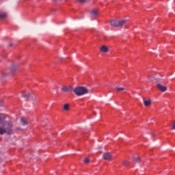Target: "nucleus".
Returning <instances> with one entry per match:
<instances>
[{"instance_id":"obj_1","label":"nucleus","mask_w":175,"mask_h":175,"mask_svg":"<svg viewBox=\"0 0 175 175\" xmlns=\"http://www.w3.org/2000/svg\"><path fill=\"white\" fill-rule=\"evenodd\" d=\"M13 135V122L7 121L5 124L0 126V135Z\"/></svg>"},{"instance_id":"obj_2","label":"nucleus","mask_w":175,"mask_h":175,"mask_svg":"<svg viewBox=\"0 0 175 175\" xmlns=\"http://www.w3.org/2000/svg\"><path fill=\"white\" fill-rule=\"evenodd\" d=\"M74 92L77 96H83L90 93V90L84 86H79L74 89Z\"/></svg>"},{"instance_id":"obj_3","label":"nucleus","mask_w":175,"mask_h":175,"mask_svg":"<svg viewBox=\"0 0 175 175\" xmlns=\"http://www.w3.org/2000/svg\"><path fill=\"white\" fill-rule=\"evenodd\" d=\"M124 24H126V20H112L110 21V25L111 27H115L116 28H118L119 27H122Z\"/></svg>"},{"instance_id":"obj_4","label":"nucleus","mask_w":175,"mask_h":175,"mask_svg":"<svg viewBox=\"0 0 175 175\" xmlns=\"http://www.w3.org/2000/svg\"><path fill=\"white\" fill-rule=\"evenodd\" d=\"M7 122L6 116L3 113H0V125L3 126Z\"/></svg>"},{"instance_id":"obj_5","label":"nucleus","mask_w":175,"mask_h":175,"mask_svg":"<svg viewBox=\"0 0 175 175\" xmlns=\"http://www.w3.org/2000/svg\"><path fill=\"white\" fill-rule=\"evenodd\" d=\"M157 88L161 92H166V91L167 90V88L165 85H162L161 83H157Z\"/></svg>"},{"instance_id":"obj_6","label":"nucleus","mask_w":175,"mask_h":175,"mask_svg":"<svg viewBox=\"0 0 175 175\" xmlns=\"http://www.w3.org/2000/svg\"><path fill=\"white\" fill-rule=\"evenodd\" d=\"M22 98H25L26 99V100H28V99H29V98H31L33 100H36V97H35L33 95H32L29 93L23 94Z\"/></svg>"},{"instance_id":"obj_7","label":"nucleus","mask_w":175,"mask_h":175,"mask_svg":"<svg viewBox=\"0 0 175 175\" xmlns=\"http://www.w3.org/2000/svg\"><path fill=\"white\" fill-rule=\"evenodd\" d=\"M62 91L64 92H72V91H74L73 87L72 86H64L62 88Z\"/></svg>"},{"instance_id":"obj_8","label":"nucleus","mask_w":175,"mask_h":175,"mask_svg":"<svg viewBox=\"0 0 175 175\" xmlns=\"http://www.w3.org/2000/svg\"><path fill=\"white\" fill-rule=\"evenodd\" d=\"M103 159L105 161H110L111 159V154L110 152H105L103 156Z\"/></svg>"},{"instance_id":"obj_9","label":"nucleus","mask_w":175,"mask_h":175,"mask_svg":"<svg viewBox=\"0 0 175 175\" xmlns=\"http://www.w3.org/2000/svg\"><path fill=\"white\" fill-rule=\"evenodd\" d=\"M90 14L92 17H96V16L99 14V11L96 9H94L90 11Z\"/></svg>"},{"instance_id":"obj_10","label":"nucleus","mask_w":175,"mask_h":175,"mask_svg":"<svg viewBox=\"0 0 175 175\" xmlns=\"http://www.w3.org/2000/svg\"><path fill=\"white\" fill-rule=\"evenodd\" d=\"M101 53H109V47L103 45L100 49Z\"/></svg>"},{"instance_id":"obj_11","label":"nucleus","mask_w":175,"mask_h":175,"mask_svg":"<svg viewBox=\"0 0 175 175\" xmlns=\"http://www.w3.org/2000/svg\"><path fill=\"white\" fill-rule=\"evenodd\" d=\"M21 124L23 125V126H25V125H28V121L27 120V118H22L21 119Z\"/></svg>"},{"instance_id":"obj_12","label":"nucleus","mask_w":175,"mask_h":175,"mask_svg":"<svg viewBox=\"0 0 175 175\" xmlns=\"http://www.w3.org/2000/svg\"><path fill=\"white\" fill-rule=\"evenodd\" d=\"M143 100H144V104L145 106H150V105H151V100L150 99H148L146 100L145 98H143Z\"/></svg>"},{"instance_id":"obj_13","label":"nucleus","mask_w":175,"mask_h":175,"mask_svg":"<svg viewBox=\"0 0 175 175\" xmlns=\"http://www.w3.org/2000/svg\"><path fill=\"white\" fill-rule=\"evenodd\" d=\"M10 70H11V72H16V70H17V66H16V65H12V66H11V68H10Z\"/></svg>"},{"instance_id":"obj_14","label":"nucleus","mask_w":175,"mask_h":175,"mask_svg":"<svg viewBox=\"0 0 175 175\" xmlns=\"http://www.w3.org/2000/svg\"><path fill=\"white\" fill-rule=\"evenodd\" d=\"M133 161H134V162L140 163V157H133Z\"/></svg>"},{"instance_id":"obj_15","label":"nucleus","mask_w":175,"mask_h":175,"mask_svg":"<svg viewBox=\"0 0 175 175\" xmlns=\"http://www.w3.org/2000/svg\"><path fill=\"white\" fill-rule=\"evenodd\" d=\"M7 14L6 13L3 12V13H1L0 14V18H5V17H7Z\"/></svg>"},{"instance_id":"obj_16","label":"nucleus","mask_w":175,"mask_h":175,"mask_svg":"<svg viewBox=\"0 0 175 175\" xmlns=\"http://www.w3.org/2000/svg\"><path fill=\"white\" fill-rule=\"evenodd\" d=\"M122 165H124V166H128L129 165V161H123L122 162Z\"/></svg>"},{"instance_id":"obj_17","label":"nucleus","mask_w":175,"mask_h":175,"mask_svg":"<svg viewBox=\"0 0 175 175\" xmlns=\"http://www.w3.org/2000/svg\"><path fill=\"white\" fill-rule=\"evenodd\" d=\"M64 109L68 111L69 110V105L68 104H65L64 106Z\"/></svg>"},{"instance_id":"obj_18","label":"nucleus","mask_w":175,"mask_h":175,"mask_svg":"<svg viewBox=\"0 0 175 175\" xmlns=\"http://www.w3.org/2000/svg\"><path fill=\"white\" fill-rule=\"evenodd\" d=\"M115 90H116V91H118L119 92L121 91H124V90H125V88H116Z\"/></svg>"},{"instance_id":"obj_19","label":"nucleus","mask_w":175,"mask_h":175,"mask_svg":"<svg viewBox=\"0 0 175 175\" xmlns=\"http://www.w3.org/2000/svg\"><path fill=\"white\" fill-rule=\"evenodd\" d=\"M83 162H84V163H89L90 159L88 157H85V159Z\"/></svg>"},{"instance_id":"obj_20","label":"nucleus","mask_w":175,"mask_h":175,"mask_svg":"<svg viewBox=\"0 0 175 175\" xmlns=\"http://www.w3.org/2000/svg\"><path fill=\"white\" fill-rule=\"evenodd\" d=\"M78 2H80L81 3H85V2H87V0H78Z\"/></svg>"},{"instance_id":"obj_21","label":"nucleus","mask_w":175,"mask_h":175,"mask_svg":"<svg viewBox=\"0 0 175 175\" xmlns=\"http://www.w3.org/2000/svg\"><path fill=\"white\" fill-rule=\"evenodd\" d=\"M148 78L149 79V80H151V81H153L152 79H151L150 76H148Z\"/></svg>"},{"instance_id":"obj_22","label":"nucleus","mask_w":175,"mask_h":175,"mask_svg":"<svg viewBox=\"0 0 175 175\" xmlns=\"http://www.w3.org/2000/svg\"><path fill=\"white\" fill-rule=\"evenodd\" d=\"M16 131H20V127H16Z\"/></svg>"},{"instance_id":"obj_23","label":"nucleus","mask_w":175,"mask_h":175,"mask_svg":"<svg viewBox=\"0 0 175 175\" xmlns=\"http://www.w3.org/2000/svg\"><path fill=\"white\" fill-rule=\"evenodd\" d=\"M59 59H64V58H62V57H59Z\"/></svg>"},{"instance_id":"obj_24","label":"nucleus","mask_w":175,"mask_h":175,"mask_svg":"<svg viewBox=\"0 0 175 175\" xmlns=\"http://www.w3.org/2000/svg\"><path fill=\"white\" fill-rule=\"evenodd\" d=\"M152 136H155V135H154V133L152 134Z\"/></svg>"},{"instance_id":"obj_25","label":"nucleus","mask_w":175,"mask_h":175,"mask_svg":"<svg viewBox=\"0 0 175 175\" xmlns=\"http://www.w3.org/2000/svg\"><path fill=\"white\" fill-rule=\"evenodd\" d=\"M0 106H2V103H0Z\"/></svg>"}]
</instances>
